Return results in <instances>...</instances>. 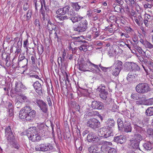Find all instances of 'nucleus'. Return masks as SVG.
Segmentation results:
<instances>
[{
	"mask_svg": "<svg viewBox=\"0 0 153 153\" xmlns=\"http://www.w3.org/2000/svg\"><path fill=\"white\" fill-rule=\"evenodd\" d=\"M97 138L94 132H91L88 134L87 137V140L88 142L93 143L96 141V139Z\"/></svg>",
	"mask_w": 153,
	"mask_h": 153,
	"instance_id": "18",
	"label": "nucleus"
},
{
	"mask_svg": "<svg viewBox=\"0 0 153 153\" xmlns=\"http://www.w3.org/2000/svg\"><path fill=\"white\" fill-rule=\"evenodd\" d=\"M37 46L38 53L40 54H42L44 51L43 45L41 44H39L37 42Z\"/></svg>",
	"mask_w": 153,
	"mask_h": 153,
	"instance_id": "37",
	"label": "nucleus"
},
{
	"mask_svg": "<svg viewBox=\"0 0 153 153\" xmlns=\"http://www.w3.org/2000/svg\"><path fill=\"white\" fill-rule=\"evenodd\" d=\"M131 97V99L134 100H138L141 99V98L139 97V94L136 93L132 94Z\"/></svg>",
	"mask_w": 153,
	"mask_h": 153,
	"instance_id": "34",
	"label": "nucleus"
},
{
	"mask_svg": "<svg viewBox=\"0 0 153 153\" xmlns=\"http://www.w3.org/2000/svg\"><path fill=\"white\" fill-rule=\"evenodd\" d=\"M123 65L122 62L119 60L116 61L114 63L113 67L116 68L120 69L121 70Z\"/></svg>",
	"mask_w": 153,
	"mask_h": 153,
	"instance_id": "28",
	"label": "nucleus"
},
{
	"mask_svg": "<svg viewBox=\"0 0 153 153\" xmlns=\"http://www.w3.org/2000/svg\"><path fill=\"white\" fill-rule=\"evenodd\" d=\"M70 7L69 5H66L61 8L59 9L56 11V13L61 16H63L66 13H68L70 11Z\"/></svg>",
	"mask_w": 153,
	"mask_h": 153,
	"instance_id": "13",
	"label": "nucleus"
},
{
	"mask_svg": "<svg viewBox=\"0 0 153 153\" xmlns=\"http://www.w3.org/2000/svg\"><path fill=\"white\" fill-rule=\"evenodd\" d=\"M137 56L138 59L142 64H146V63L147 62V60L146 59H144L142 56Z\"/></svg>",
	"mask_w": 153,
	"mask_h": 153,
	"instance_id": "40",
	"label": "nucleus"
},
{
	"mask_svg": "<svg viewBox=\"0 0 153 153\" xmlns=\"http://www.w3.org/2000/svg\"><path fill=\"white\" fill-rule=\"evenodd\" d=\"M114 141L117 142V143L122 144L124 143L125 142L126 140L123 136L120 135L114 137Z\"/></svg>",
	"mask_w": 153,
	"mask_h": 153,
	"instance_id": "20",
	"label": "nucleus"
},
{
	"mask_svg": "<svg viewBox=\"0 0 153 153\" xmlns=\"http://www.w3.org/2000/svg\"><path fill=\"white\" fill-rule=\"evenodd\" d=\"M152 15H152L151 14H146L145 15L146 19V18H147L148 19H149L150 20L152 21Z\"/></svg>",
	"mask_w": 153,
	"mask_h": 153,
	"instance_id": "53",
	"label": "nucleus"
},
{
	"mask_svg": "<svg viewBox=\"0 0 153 153\" xmlns=\"http://www.w3.org/2000/svg\"><path fill=\"white\" fill-rule=\"evenodd\" d=\"M8 114L10 117H12L14 115L13 107L11 102L8 103Z\"/></svg>",
	"mask_w": 153,
	"mask_h": 153,
	"instance_id": "25",
	"label": "nucleus"
},
{
	"mask_svg": "<svg viewBox=\"0 0 153 153\" xmlns=\"http://www.w3.org/2000/svg\"><path fill=\"white\" fill-rule=\"evenodd\" d=\"M93 146H90L88 148V151L90 153L95 152Z\"/></svg>",
	"mask_w": 153,
	"mask_h": 153,
	"instance_id": "57",
	"label": "nucleus"
},
{
	"mask_svg": "<svg viewBox=\"0 0 153 153\" xmlns=\"http://www.w3.org/2000/svg\"><path fill=\"white\" fill-rule=\"evenodd\" d=\"M140 68L138 65L133 63L131 71L133 74L136 76H138L139 75H140Z\"/></svg>",
	"mask_w": 153,
	"mask_h": 153,
	"instance_id": "17",
	"label": "nucleus"
},
{
	"mask_svg": "<svg viewBox=\"0 0 153 153\" xmlns=\"http://www.w3.org/2000/svg\"><path fill=\"white\" fill-rule=\"evenodd\" d=\"M78 24L76 27H74L73 29L74 31L79 33L85 31L88 28V23L86 20H82Z\"/></svg>",
	"mask_w": 153,
	"mask_h": 153,
	"instance_id": "4",
	"label": "nucleus"
},
{
	"mask_svg": "<svg viewBox=\"0 0 153 153\" xmlns=\"http://www.w3.org/2000/svg\"><path fill=\"white\" fill-rule=\"evenodd\" d=\"M72 6L76 11H78L80 7L77 3H72Z\"/></svg>",
	"mask_w": 153,
	"mask_h": 153,
	"instance_id": "41",
	"label": "nucleus"
},
{
	"mask_svg": "<svg viewBox=\"0 0 153 153\" xmlns=\"http://www.w3.org/2000/svg\"><path fill=\"white\" fill-rule=\"evenodd\" d=\"M86 47L85 45H82L79 48L80 51H84L86 52L88 50Z\"/></svg>",
	"mask_w": 153,
	"mask_h": 153,
	"instance_id": "46",
	"label": "nucleus"
},
{
	"mask_svg": "<svg viewBox=\"0 0 153 153\" xmlns=\"http://www.w3.org/2000/svg\"><path fill=\"white\" fill-rule=\"evenodd\" d=\"M34 88L36 91L39 94L42 93V88L41 84L38 82H36L33 84Z\"/></svg>",
	"mask_w": 153,
	"mask_h": 153,
	"instance_id": "19",
	"label": "nucleus"
},
{
	"mask_svg": "<svg viewBox=\"0 0 153 153\" xmlns=\"http://www.w3.org/2000/svg\"><path fill=\"white\" fill-rule=\"evenodd\" d=\"M41 135V134L40 133H38V134H36V141H39L41 139V137L40 136Z\"/></svg>",
	"mask_w": 153,
	"mask_h": 153,
	"instance_id": "54",
	"label": "nucleus"
},
{
	"mask_svg": "<svg viewBox=\"0 0 153 153\" xmlns=\"http://www.w3.org/2000/svg\"><path fill=\"white\" fill-rule=\"evenodd\" d=\"M146 114L149 116L153 115V107L148 108L146 110Z\"/></svg>",
	"mask_w": 153,
	"mask_h": 153,
	"instance_id": "31",
	"label": "nucleus"
},
{
	"mask_svg": "<svg viewBox=\"0 0 153 153\" xmlns=\"http://www.w3.org/2000/svg\"><path fill=\"white\" fill-rule=\"evenodd\" d=\"M115 11L117 12H119L121 11V6L119 5H117L114 7Z\"/></svg>",
	"mask_w": 153,
	"mask_h": 153,
	"instance_id": "47",
	"label": "nucleus"
},
{
	"mask_svg": "<svg viewBox=\"0 0 153 153\" xmlns=\"http://www.w3.org/2000/svg\"><path fill=\"white\" fill-rule=\"evenodd\" d=\"M124 131L126 132H131L132 130V127L131 123L129 122H125L124 125L123 127Z\"/></svg>",
	"mask_w": 153,
	"mask_h": 153,
	"instance_id": "21",
	"label": "nucleus"
},
{
	"mask_svg": "<svg viewBox=\"0 0 153 153\" xmlns=\"http://www.w3.org/2000/svg\"><path fill=\"white\" fill-rule=\"evenodd\" d=\"M29 132H28L27 135L29 140L32 142H36V134H38V131L36 127H33L29 128Z\"/></svg>",
	"mask_w": 153,
	"mask_h": 153,
	"instance_id": "8",
	"label": "nucleus"
},
{
	"mask_svg": "<svg viewBox=\"0 0 153 153\" xmlns=\"http://www.w3.org/2000/svg\"><path fill=\"white\" fill-rule=\"evenodd\" d=\"M125 30L126 31L127 33L131 32L132 30L130 27H126L125 28Z\"/></svg>",
	"mask_w": 153,
	"mask_h": 153,
	"instance_id": "64",
	"label": "nucleus"
},
{
	"mask_svg": "<svg viewBox=\"0 0 153 153\" xmlns=\"http://www.w3.org/2000/svg\"><path fill=\"white\" fill-rule=\"evenodd\" d=\"M136 92L140 94H145L150 90L149 85L146 83H140L135 87Z\"/></svg>",
	"mask_w": 153,
	"mask_h": 153,
	"instance_id": "5",
	"label": "nucleus"
},
{
	"mask_svg": "<svg viewBox=\"0 0 153 153\" xmlns=\"http://www.w3.org/2000/svg\"><path fill=\"white\" fill-rule=\"evenodd\" d=\"M147 134L149 135L153 134V130L152 128H149L147 131Z\"/></svg>",
	"mask_w": 153,
	"mask_h": 153,
	"instance_id": "59",
	"label": "nucleus"
},
{
	"mask_svg": "<svg viewBox=\"0 0 153 153\" xmlns=\"http://www.w3.org/2000/svg\"><path fill=\"white\" fill-rule=\"evenodd\" d=\"M65 60H63V59L61 57H59L58 59V62L59 65L62 64Z\"/></svg>",
	"mask_w": 153,
	"mask_h": 153,
	"instance_id": "58",
	"label": "nucleus"
},
{
	"mask_svg": "<svg viewBox=\"0 0 153 153\" xmlns=\"http://www.w3.org/2000/svg\"><path fill=\"white\" fill-rule=\"evenodd\" d=\"M133 62H126L124 65V68L127 71H131Z\"/></svg>",
	"mask_w": 153,
	"mask_h": 153,
	"instance_id": "26",
	"label": "nucleus"
},
{
	"mask_svg": "<svg viewBox=\"0 0 153 153\" xmlns=\"http://www.w3.org/2000/svg\"><path fill=\"white\" fill-rule=\"evenodd\" d=\"M57 18L61 21L69 19L74 24L81 21V19H83V17L81 15L76 14L73 10L71 9L68 13L65 16H58Z\"/></svg>",
	"mask_w": 153,
	"mask_h": 153,
	"instance_id": "2",
	"label": "nucleus"
},
{
	"mask_svg": "<svg viewBox=\"0 0 153 153\" xmlns=\"http://www.w3.org/2000/svg\"><path fill=\"white\" fill-rule=\"evenodd\" d=\"M105 101V103L106 104H111L112 103V101L111 98H107Z\"/></svg>",
	"mask_w": 153,
	"mask_h": 153,
	"instance_id": "49",
	"label": "nucleus"
},
{
	"mask_svg": "<svg viewBox=\"0 0 153 153\" xmlns=\"http://www.w3.org/2000/svg\"><path fill=\"white\" fill-rule=\"evenodd\" d=\"M143 146L146 150H150L152 148L151 143L149 142H148L143 144Z\"/></svg>",
	"mask_w": 153,
	"mask_h": 153,
	"instance_id": "32",
	"label": "nucleus"
},
{
	"mask_svg": "<svg viewBox=\"0 0 153 153\" xmlns=\"http://www.w3.org/2000/svg\"><path fill=\"white\" fill-rule=\"evenodd\" d=\"M26 89L25 87L20 82L15 84V90L16 92H22Z\"/></svg>",
	"mask_w": 153,
	"mask_h": 153,
	"instance_id": "16",
	"label": "nucleus"
},
{
	"mask_svg": "<svg viewBox=\"0 0 153 153\" xmlns=\"http://www.w3.org/2000/svg\"><path fill=\"white\" fill-rule=\"evenodd\" d=\"M38 131V133L41 134V136H43L48 131L47 126L43 124H41L36 127Z\"/></svg>",
	"mask_w": 153,
	"mask_h": 153,
	"instance_id": "14",
	"label": "nucleus"
},
{
	"mask_svg": "<svg viewBox=\"0 0 153 153\" xmlns=\"http://www.w3.org/2000/svg\"><path fill=\"white\" fill-rule=\"evenodd\" d=\"M133 125L134 126V128L135 130V127L136 126H137L141 127L142 128H143L144 126V124L142 120H137L136 122L134 123Z\"/></svg>",
	"mask_w": 153,
	"mask_h": 153,
	"instance_id": "27",
	"label": "nucleus"
},
{
	"mask_svg": "<svg viewBox=\"0 0 153 153\" xmlns=\"http://www.w3.org/2000/svg\"><path fill=\"white\" fill-rule=\"evenodd\" d=\"M12 147L15 149H18L20 147V145L16 142H14L12 144Z\"/></svg>",
	"mask_w": 153,
	"mask_h": 153,
	"instance_id": "44",
	"label": "nucleus"
},
{
	"mask_svg": "<svg viewBox=\"0 0 153 153\" xmlns=\"http://www.w3.org/2000/svg\"><path fill=\"white\" fill-rule=\"evenodd\" d=\"M55 26L54 24H47L46 28L49 30L51 31L55 28Z\"/></svg>",
	"mask_w": 153,
	"mask_h": 153,
	"instance_id": "43",
	"label": "nucleus"
},
{
	"mask_svg": "<svg viewBox=\"0 0 153 153\" xmlns=\"http://www.w3.org/2000/svg\"><path fill=\"white\" fill-rule=\"evenodd\" d=\"M145 105H151L153 104V99L150 98L145 101Z\"/></svg>",
	"mask_w": 153,
	"mask_h": 153,
	"instance_id": "42",
	"label": "nucleus"
},
{
	"mask_svg": "<svg viewBox=\"0 0 153 153\" xmlns=\"http://www.w3.org/2000/svg\"><path fill=\"white\" fill-rule=\"evenodd\" d=\"M36 103L42 111L45 113H46L48 111V105L43 100L37 99Z\"/></svg>",
	"mask_w": 153,
	"mask_h": 153,
	"instance_id": "11",
	"label": "nucleus"
},
{
	"mask_svg": "<svg viewBox=\"0 0 153 153\" xmlns=\"http://www.w3.org/2000/svg\"><path fill=\"white\" fill-rule=\"evenodd\" d=\"M102 144V145L101 146V151L103 152L108 153L110 147L106 145V144Z\"/></svg>",
	"mask_w": 153,
	"mask_h": 153,
	"instance_id": "29",
	"label": "nucleus"
},
{
	"mask_svg": "<svg viewBox=\"0 0 153 153\" xmlns=\"http://www.w3.org/2000/svg\"><path fill=\"white\" fill-rule=\"evenodd\" d=\"M100 144H106V145L109 146V145H112V143L111 142H107L106 141H101L100 142Z\"/></svg>",
	"mask_w": 153,
	"mask_h": 153,
	"instance_id": "51",
	"label": "nucleus"
},
{
	"mask_svg": "<svg viewBox=\"0 0 153 153\" xmlns=\"http://www.w3.org/2000/svg\"><path fill=\"white\" fill-rule=\"evenodd\" d=\"M113 68L112 75L113 76H117L119 75L121 70L120 69H117L114 67L113 66Z\"/></svg>",
	"mask_w": 153,
	"mask_h": 153,
	"instance_id": "33",
	"label": "nucleus"
},
{
	"mask_svg": "<svg viewBox=\"0 0 153 153\" xmlns=\"http://www.w3.org/2000/svg\"><path fill=\"white\" fill-rule=\"evenodd\" d=\"M134 131L136 133L134 134V137L132 138V140L140 143V141L145 139V136L146 135L145 128L136 126Z\"/></svg>",
	"mask_w": 153,
	"mask_h": 153,
	"instance_id": "3",
	"label": "nucleus"
},
{
	"mask_svg": "<svg viewBox=\"0 0 153 153\" xmlns=\"http://www.w3.org/2000/svg\"><path fill=\"white\" fill-rule=\"evenodd\" d=\"M53 148V145L50 143H44L36 145L35 149L36 151L45 152L51 150Z\"/></svg>",
	"mask_w": 153,
	"mask_h": 153,
	"instance_id": "6",
	"label": "nucleus"
},
{
	"mask_svg": "<svg viewBox=\"0 0 153 153\" xmlns=\"http://www.w3.org/2000/svg\"><path fill=\"white\" fill-rule=\"evenodd\" d=\"M36 111L32 110L30 106H26L20 110L19 117L25 121H31L33 120L36 116Z\"/></svg>",
	"mask_w": 153,
	"mask_h": 153,
	"instance_id": "1",
	"label": "nucleus"
},
{
	"mask_svg": "<svg viewBox=\"0 0 153 153\" xmlns=\"http://www.w3.org/2000/svg\"><path fill=\"white\" fill-rule=\"evenodd\" d=\"M112 68V66L110 67H101V69L104 72H106L107 71L108 69H111Z\"/></svg>",
	"mask_w": 153,
	"mask_h": 153,
	"instance_id": "61",
	"label": "nucleus"
},
{
	"mask_svg": "<svg viewBox=\"0 0 153 153\" xmlns=\"http://www.w3.org/2000/svg\"><path fill=\"white\" fill-rule=\"evenodd\" d=\"M108 153H117V152L115 149L110 147Z\"/></svg>",
	"mask_w": 153,
	"mask_h": 153,
	"instance_id": "52",
	"label": "nucleus"
},
{
	"mask_svg": "<svg viewBox=\"0 0 153 153\" xmlns=\"http://www.w3.org/2000/svg\"><path fill=\"white\" fill-rule=\"evenodd\" d=\"M91 106L93 108L99 110H103L104 108V104L99 101H93L91 103Z\"/></svg>",
	"mask_w": 153,
	"mask_h": 153,
	"instance_id": "15",
	"label": "nucleus"
},
{
	"mask_svg": "<svg viewBox=\"0 0 153 153\" xmlns=\"http://www.w3.org/2000/svg\"><path fill=\"white\" fill-rule=\"evenodd\" d=\"M72 38L76 42H81L82 41V40L81 39L80 37L79 36L77 37H72Z\"/></svg>",
	"mask_w": 153,
	"mask_h": 153,
	"instance_id": "48",
	"label": "nucleus"
},
{
	"mask_svg": "<svg viewBox=\"0 0 153 153\" xmlns=\"http://www.w3.org/2000/svg\"><path fill=\"white\" fill-rule=\"evenodd\" d=\"M100 133L101 135L100 136L105 138H107L113 135L112 129L105 127L100 128Z\"/></svg>",
	"mask_w": 153,
	"mask_h": 153,
	"instance_id": "9",
	"label": "nucleus"
},
{
	"mask_svg": "<svg viewBox=\"0 0 153 153\" xmlns=\"http://www.w3.org/2000/svg\"><path fill=\"white\" fill-rule=\"evenodd\" d=\"M87 126L96 130L99 128L101 126L100 122L97 119L93 118L89 119L87 123Z\"/></svg>",
	"mask_w": 153,
	"mask_h": 153,
	"instance_id": "7",
	"label": "nucleus"
},
{
	"mask_svg": "<svg viewBox=\"0 0 153 153\" xmlns=\"http://www.w3.org/2000/svg\"><path fill=\"white\" fill-rule=\"evenodd\" d=\"M35 56L34 55H33L31 57V60L32 64L33 65H35L36 64V62H35Z\"/></svg>",
	"mask_w": 153,
	"mask_h": 153,
	"instance_id": "63",
	"label": "nucleus"
},
{
	"mask_svg": "<svg viewBox=\"0 0 153 153\" xmlns=\"http://www.w3.org/2000/svg\"><path fill=\"white\" fill-rule=\"evenodd\" d=\"M130 141L131 143L130 146L132 147V149L134 150L139 149L140 150V148L139 147L140 142L135 141L132 139L130 140Z\"/></svg>",
	"mask_w": 153,
	"mask_h": 153,
	"instance_id": "22",
	"label": "nucleus"
},
{
	"mask_svg": "<svg viewBox=\"0 0 153 153\" xmlns=\"http://www.w3.org/2000/svg\"><path fill=\"white\" fill-rule=\"evenodd\" d=\"M87 63H88V64H90L89 65V66L90 65H92L94 67V68H95L96 69H99L98 66L97 65H96L92 63L90 61H89V60L87 61Z\"/></svg>",
	"mask_w": 153,
	"mask_h": 153,
	"instance_id": "56",
	"label": "nucleus"
},
{
	"mask_svg": "<svg viewBox=\"0 0 153 153\" xmlns=\"http://www.w3.org/2000/svg\"><path fill=\"white\" fill-rule=\"evenodd\" d=\"M134 48L136 49L137 51L140 53H142L141 48L138 46L135 45L134 46Z\"/></svg>",
	"mask_w": 153,
	"mask_h": 153,
	"instance_id": "60",
	"label": "nucleus"
},
{
	"mask_svg": "<svg viewBox=\"0 0 153 153\" xmlns=\"http://www.w3.org/2000/svg\"><path fill=\"white\" fill-rule=\"evenodd\" d=\"M117 123L119 129L121 130L124 125L123 122L121 119L119 118L117 120Z\"/></svg>",
	"mask_w": 153,
	"mask_h": 153,
	"instance_id": "36",
	"label": "nucleus"
},
{
	"mask_svg": "<svg viewBox=\"0 0 153 153\" xmlns=\"http://www.w3.org/2000/svg\"><path fill=\"white\" fill-rule=\"evenodd\" d=\"M115 125V121L113 119H109L107 120L106 128L112 129Z\"/></svg>",
	"mask_w": 153,
	"mask_h": 153,
	"instance_id": "23",
	"label": "nucleus"
},
{
	"mask_svg": "<svg viewBox=\"0 0 153 153\" xmlns=\"http://www.w3.org/2000/svg\"><path fill=\"white\" fill-rule=\"evenodd\" d=\"M5 136L8 140H12L14 138L12 129L10 126H7L5 129Z\"/></svg>",
	"mask_w": 153,
	"mask_h": 153,
	"instance_id": "12",
	"label": "nucleus"
},
{
	"mask_svg": "<svg viewBox=\"0 0 153 153\" xmlns=\"http://www.w3.org/2000/svg\"><path fill=\"white\" fill-rule=\"evenodd\" d=\"M32 14V10H28L27 13L26 14L27 20H28L30 18Z\"/></svg>",
	"mask_w": 153,
	"mask_h": 153,
	"instance_id": "45",
	"label": "nucleus"
},
{
	"mask_svg": "<svg viewBox=\"0 0 153 153\" xmlns=\"http://www.w3.org/2000/svg\"><path fill=\"white\" fill-rule=\"evenodd\" d=\"M35 24L36 25V26L37 27H38L39 28L40 26V24H39V22L38 19H36L35 21Z\"/></svg>",
	"mask_w": 153,
	"mask_h": 153,
	"instance_id": "62",
	"label": "nucleus"
},
{
	"mask_svg": "<svg viewBox=\"0 0 153 153\" xmlns=\"http://www.w3.org/2000/svg\"><path fill=\"white\" fill-rule=\"evenodd\" d=\"M144 46L148 48L152 49L153 48V45L149 42L146 41V42H144Z\"/></svg>",
	"mask_w": 153,
	"mask_h": 153,
	"instance_id": "39",
	"label": "nucleus"
},
{
	"mask_svg": "<svg viewBox=\"0 0 153 153\" xmlns=\"http://www.w3.org/2000/svg\"><path fill=\"white\" fill-rule=\"evenodd\" d=\"M33 2L35 4V7L36 10H37V7L40 6L39 4L37 3V0H33Z\"/></svg>",
	"mask_w": 153,
	"mask_h": 153,
	"instance_id": "55",
	"label": "nucleus"
},
{
	"mask_svg": "<svg viewBox=\"0 0 153 153\" xmlns=\"http://www.w3.org/2000/svg\"><path fill=\"white\" fill-rule=\"evenodd\" d=\"M30 6L27 3H25L23 5V9L24 10H27L29 8Z\"/></svg>",
	"mask_w": 153,
	"mask_h": 153,
	"instance_id": "50",
	"label": "nucleus"
},
{
	"mask_svg": "<svg viewBox=\"0 0 153 153\" xmlns=\"http://www.w3.org/2000/svg\"><path fill=\"white\" fill-rule=\"evenodd\" d=\"M105 86H99L97 89V91L100 92L99 96L100 97L104 100H106L107 98V95L108 94V92L105 89Z\"/></svg>",
	"mask_w": 153,
	"mask_h": 153,
	"instance_id": "10",
	"label": "nucleus"
},
{
	"mask_svg": "<svg viewBox=\"0 0 153 153\" xmlns=\"http://www.w3.org/2000/svg\"><path fill=\"white\" fill-rule=\"evenodd\" d=\"M19 61L20 62H24L25 65H27V59L25 58L24 56H21L20 57H19Z\"/></svg>",
	"mask_w": 153,
	"mask_h": 153,
	"instance_id": "38",
	"label": "nucleus"
},
{
	"mask_svg": "<svg viewBox=\"0 0 153 153\" xmlns=\"http://www.w3.org/2000/svg\"><path fill=\"white\" fill-rule=\"evenodd\" d=\"M95 152L98 153L100 150L101 151V146L100 144H97L93 146Z\"/></svg>",
	"mask_w": 153,
	"mask_h": 153,
	"instance_id": "35",
	"label": "nucleus"
},
{
	"mask_svg": "<svg viewBox=\"0 0 153 153\" xmlns=\"http://www.w3.org/2000/svg\"><path fill=\"white\" fill-rule=\"evenodd\" d=\"M87 63H88L87 62L86 63H82L80 65L79 68V70L83 71H88L86 69L87 68Z\"/></svg>",
	"mask_w": 153,
	"mask_h": 153,
	"instance_id": "30",
	"label": "nucleus"
},
{
	"mask_svg": "<svg viewBox=\"0 0 153 153\" xmlns=\"http://www.w3.org/2000/svg\"><path fill=\"white\" fill-rule=\"evenodd\" d=\"M19 98L21 101V102H24L27 104H29L30 103V101L28 98L24 95L20 94Z\"/></svg>",
	"mask_w": 153,
	"mask_h": 153,
	"instance_id": "24",
	"label": "nucleus"
}]
</instances>
